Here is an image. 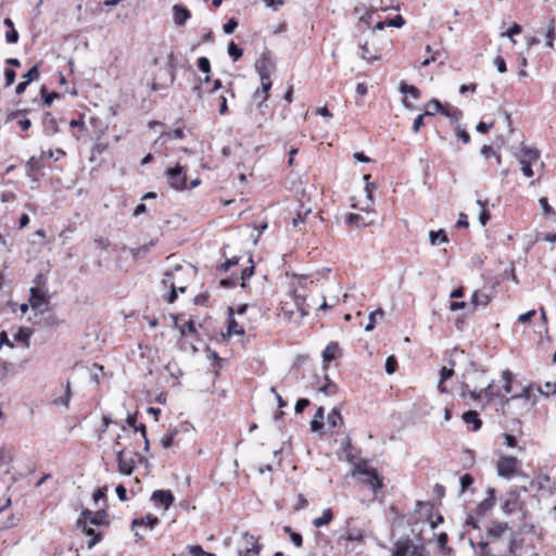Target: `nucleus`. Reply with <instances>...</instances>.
Wrapping results in <instances>:
<instances>
[{
  "instance_id": "nucleus-1",
  "label": "nucleus",
  "mask_w": 556,
  "mask_h": 556,
  "mask_svg": "<svg viewBox=\"0 0 556 556\" xmlns=\"http://www.w3.org/2000/svg\"><path fill=\"white\" fill-rule=\"evenodd\" d=\"M486 538L491 541L495 556H517L522 546L518 533L505 521L493 520L488 527Z\"/></svg>"
},
{
  "instance_id": "nucleus-2",
  "label": "nucleus",
  "mask_w": 556,
  "mask_h": 556,
  "mask_svg": "<svg viewBox=\"0 0 556 556\" xmlns=\"http://www.w3.org/2000/svg\"><path fill=\"white\" fill-rule=\"evenodd\" d=\"M351 476H362V483L369 485L375 492L383 486L377 469L368 466L366 460L355 463L351 469Z\"/></svg>"
},
{
  "instance_id": "nucleus-3",
  "label": "nucleus",
  "mask_w": 556,
  "mask_h": 556,
  "mask_svg": "<svg viewBox=\"0 0 556 556\" xmlns=\"http://www.w3.org/2000/svg\"><path fill=\"white\" fill-rule=\"evenodd\" d=\"M262 551V545L258 543V540L248 533L244 532L240 535L237 543V555L238 556H258Z\"/></svg>"
},
{
  "instance_id": "nucleus-4",
  "label": "nucleus",
  "mask_w": 556,
  "mask_h": 556,
  "mask_svg": "<svg viewBox=\"0 0 556 556\" xmlns=\"http://www.w3.org/2000/svg\"><path fill=\"white\" fill-rule=\"evenodd\" d=\"M521 463L514 456H502L496 464L497 475L505 479H511L521 471Z\"/></svg>"
},
{
  "instance_id": "nucleus-5",
  "label": "nucleus",
  "mask_w": 556,
  "mask_h": 556,
  "mask_svg": "<svg viewBox=\"0 0 556 556\" xmlns=\"http://www.w3.org/2000/svg\"><path fill=\"white\" fill-rule=\"evenodd\" d=\"M493 380L486 384L485 388L469 390L468 384L463 386L462 396L465 397L467 393L469 394L470 399L473 401H479L482 396H485L488 399V402H491L497 397H501L500 392H495L493 389Z\"/></svg>"
},
{
  "instance_id": "nucleus-6",
  "label": "nucleus",
  "mask_w": 556,
  "mask_h": 556,
  "mask_svg": "<svg viewBox=\"0 0 556 556\" xmlns=\"http://www.w3.org/2000/svg\"><path fill=\"white\" fill-rule=\"evenodd\" d=\"M165 175L169 186L175 190H184L187 184L186 170L179 164L166 169Z\"/></svg>"
},
{
  "instance_id": "nucleus-7",
  "label": "nucleus",
  "mask_w": 556,
  "mask_h": 556,
  "mask_svg": "<svg viewBox=\"0 0 556 556\" xmlns=\"http://www.w3.org/2000/svg\"><path fill=\"white\" fill-rule=\"evenodd\" d=\"M29 302L34 309L42 311L49 303L47 287H31Z\"/></svg>"
},
{
  "instance_id": "nucleus-8",
  "label": "nucleus",
  "mask_w": 556,
  "mask_h": 556,
  "mask_svg": "<svg viewBox=\"0 0 556 556\" xmlns=\"http://www.w3.org/2000/svg\"><path fill=\"white\" fill-rule=\"evenodd\" d=\"M255 68L257 71V73L260 74V78H261L262 87L260 89L262 90V93H264V97L268 98V92L271 88V80L269 77V73L266 70V60L262 59V60L256 61Z\"/></svg>"
},
{
  "instance_id": "nucleus-9",
  "label": "nucleus",
  "mask_w": 556,
  "mask_h": 556,
  "mask_svg": "<svg viewBox=\"0 0 556 556\" xmlns=\"http://www.w3.org/2000/svg\"><path fill=\"white\" fill-rule=\"evenodd\" d=\"M118 471L125 476H130L135 468V462L131 457H126L124 450H115Z\"/></svg>"
},
{
  "instance_id": "nucleus-10",
  "label": "nucleus",
  "mask_w": 556,
  "mask_h": 556,
  "mask_svg": "<svg viewBox=\"0 0 556 556\" xmlns=\"http://www.w3.org/2000/svg\"><path fill=\"white\" fill-rule=\"evenodd\" d=\"M151 500L155 505L168 509L173 505L175 497L169 490H156L152 493Z\"/></svg>"
},
{
  "instance_id": "nucleus-11",
  "label": "nucleus",
  "mask_w": 556,
  "mask_h": 556,
  "mask_svg": "<svg viewBox=\"0 0 556 556\" xmlns=\"http://www.w3.org/2000/svg\"><path fill=\"white\" fill-rule=\"evenodd\" d=\"M519 504H520L519 493L515 490H511L506 494L505 500L502 503L501 509H502L503 514L510 515L511 513H514L517 509Z\"/></svg>"
},
{
  "instance_id": "nucleus-12",
  "label": "nucleus",
  "mask_w": 556,
  "mask_h": 556,
  "mask_svg": "<svg viewBox=\"0 0 556 556\" xmlns=\"http://www.w3.org/2000/svg\"><path fill=\"white\" fill-rule=\"evenodd\" d=\"M81 517L84 519V523L89 522L94 526H102L106 522L108 514L104 509L98 511H91L89 509H84L81 511Z\"/></svg>"
},
{
  "instance_id": "nucleus-13",
  "label": "nucleus",
  "mask_w": 556,
  "mask_h": 556,
  "mask_svg": "<svg viewBox=\"0 0 556 556\" xmlns=\"http://www.w3.org/2000/svg\"><path fill=\"white\" fill-rule=\"evenodd\" d=\"M39 75V65L38 64H35L33 67L29 68V71L23 75V80L20 81L15 88V92L16 94H22L27 86L33 81L35 80Z\"/></svg>"
},
{
  "instance_id": "nucleus-14",
  "label": "nucleus",
  "mask_w": 556,
  "mask_h": 556,
  "mask_svg": "<svg viewBox=\"0 0 556 556\" xmlns=\"http://www.w3.org/2000/svg\"><path fill=\"white\" fill-rule=\"evenodd\" d=\"M486 494L488 496L476 508L478 516H484L495 505V490L493 488H488Z\"/></svg>"
},
{
  "instance_id": "nucleus-15",
  "label": "nucleus",
  "mask_w": 556,
  "mask_h": 556,
  "mask_svg": "<svg viewBox=\"0 0 556 556\" xmlns=\"http://www.w3.org/2000/svg\"><path fill=\"white\" fill-rule=\"evenodd\" d=\"M518 160H525L529 163H535L540 159V151L521 144L519 151L515 154Z\"/></svg>"
},
{
  "instance_id": "nucleus-16",
  "label": "nucleus",
  "mask_w": 556,
  "mask_h": 556,
  "mask_svg": "<svg viewBox=\"0 0 556 556\" xmlns=\"http://www.w3.org/2000/svg\"><path fill=\"white\" fill-rule=\"evenodd\" d=\"M162 285L165 288H167V287L169 288V293L166 296V301L168 303H174L175 300L177 299V289H176L175 279H174V276H173L172 273L166 271L164 274V277H163V280H162Z\"/></svg>"
},
{
  "instance_id": "nucleus-17",
  "label": "nucleus",
  "mask_w": 556,
  "mask_h": 556,
  "mask_svg": "<svg viewBox=\"0 0 556 556\" xmlns=\"http://www.w3.org/2000/svg\"><path fill=\"white\" fill-rule=\"evenodd\" d=\"M469 544L472 548H479L480 556H495L494 551L492 549V544L490 539L486 538V540L481 539L477 545H475V542L472 540H469Z\"/></svg>"
},
{
  "instance_id": "nucleus-18",
  "label": "nucleus",
  "mask_w": 556,
  "mask_h": 556,
  "mask_svg": "<svg viewBox=\"0 0 556 556\" xmlns=\"http://www.w3.org/2000/svg\"><path fill=\"white\" fill-rule=\"evenodd\" d=\"M491 301V295L483 291H475L471 295V305L475 308L485 307Z\"/></svg>"
},
{
  "instance_id": "nucleus-19",
  "label": "nucleus",
  "mask_w": 556,
  "mask_h": 556,
  "mask_svg": "<svg viewBox=\"0 0 556 556\" xmlns=\"http://www.w3.org/2000/svg\"><path fill=\"white\" fill-rule=\"evenodd\" d=\"M174 10V22L176 25L181 26L186 23L188 18H190L191 14L190 11L184 7L176 4L173 8Z\"/></svg>"
},
{
  "instance_id": "nucleus-20",
  "label": "nucleus",
  "mask_w": 556,
  "mask_h": 556,
  "mask_svg": "<svg viewBox=\"0 0 556 556\" xmlns=\"http://www.w3.org/2000/svg\"><path fill=\"white\" fill-rule=\"evenodd\" d=\"M83 520H78V526L83 527V531L86 535L91 536L90 541L88 542V548H92L96 544H98L102 540V535L100 532L94 531L92 528H88L86 523L83 525Z\"/></svg>"
},
{
  "instance_id": "nucleus-21",
  "label": "nucleus",
  "mask_w": 556,
  "mask_h": 556,
  "mask_svg": "<svg viewBox=\"0 0 556 556\" xmlns=\"http://www.w3.org/2000/svg\"><path fill=\"white\" fill-rule=\"evenodd\" d=\"M228 314H229V324H228L227 334L229 337L237 336V334H243L244 329L233 318V308L232 307H228Z\"/></svg>"
},
{
  "instance_id": "nucleus-22",
  "label": "nucleus",
  "mask_w": 556,
  "mask_h": 556,
  "mask_svg": "<svg viewBox=\"0 0 556 556\" xmlns=\"http://www.w3.org/2000/svg\"><path fill=\"white\" fill-rule=\"evenodd\" d=\"M416 545H413L410 540L397 541L394 547L393 556H408Z\"/></svg>"
},
{
  "instance_id": "nucleus-23",
  "label": "nucleus",
  "mask_w": 556,
  "mask_h": 556,
  "mask_svg": "<svg viewBox=\"0 0 556 556\" xmlns=\"http://www.w3.org/2000/svg\"><path fill=\"white\" fill-rule=\"evenodd\" d=\"M462 418H463V420L466 424H468V425L472 424L473 425V428H472L473 431H478L482 427V421L479 418V414L476 410H467V412H465L463 414Z\"/></svg>"
},
{
  "instance_id": "nucleus-24",
  "label": "nucleus",
  "mask_w": 556,
  "mask_h": 556,
  "mask_svg": "<svg viewBox=\"0 0 556 556\" xmlns=\"http://www.w3.org/2000/svg\"><path fill=\"white\" fill-rule=\"evenodd\" d=\"M43 128L46 134L49 136L59 131L58 122L50 113H47L43 118Z\"/></svg>"
},
{
  "instance_id": "nucleus-25",
  "label": "nucleus",
  "mask_w": 556,
  "mask_h": 556,
  "mask_svg": "<svg viewBox=\"0 0 556 556\" xmlns=\"http://www.w3.org/2000/svg\"><path fill=\"white\" fill-rule=\"evenodd\" d=\"M325 410L324 407H318L313 420L311 421V430L317 432L324 427Z\"/></svg>"
},
{
  "instance_id": "nucleus-26",
  "label": "nucleus",
  "mask_w": 556,
  "mask_h": 556,
  "mask_svg": "<svg viewBox=\"0 0 556 556\" xmlns=\"http://www.w3.org/2000/svg\"><path fill=\"white\" fill-rule=\"evenodd\" d=\"M453 375H454V370L452 368L442 367V369L440 371V379H439V382H438V391L440 393H446L447 392V389L444 386V382L446 380H448Z\"/></svg>"
},
{
  "instance_id": "nucleus-27",
  "label": "nucleus",
  "mask_w": 556,
  "mask_h": 556,
  "mask_svg": "<svg viewBox=\"0 0 556 556\" xmlns=\"http://www.w3.org/2000/svg\"><path fill=\"white\" fill-rule=\"evenodd\" d=\"M159 523V518L148 515L144 518L141 519H134L132 521V528L137 526H144L146 528L152 530L156 525Z\"/></svg>"
},
{
  "instance_id": "nucleus-28",
  "label": "nucleus",
  "mask_w": 556,
  "mask_h": 556,
  "mask_svg": "<svg viewBox=\"0 0 556 556\" xmlns=\"http://www.w3.org/2000/svg\"><path fill=\"white\" fill-rule=\"evenodd\" d=\"M325 384L319 387V392L324 393L326 396H333L338 393V386L332 382L328 376H325Z\"/></svg>"
},
{
  "instance_id": "nucleus-29",
  "label": "nucleus",
  "mask_w": 556,
  "mask_h": 556,
  "mask_svg": "<svg viewBox=\"0 0 556 556\" xmlns=\"http://www.w3.org/2000/svg\"><path fill=\"white\" fill-rule=\"evenodd\" d=\"M429 240L432 245H439L448 241L447 236L443 229L438 231L431 230L429 233Z\"/></svg>"
},
{
  "instance_id": "nucleus-30",
  "label": "nucleus",
  "mask_w": 556,
  "mask_h": 556,
  "mask_svg": "<svg viewBox=\"0 0 556 556\" xmlns=\"http://www.w3.org/2000/svg\"><path fill=\"white\" fill-rule=\"evenodd\" d=\"M338 343L336 342H330L326 349L323 351V361L325 363H329L331 361H333L337 356H336V353L338 351Z\"/></svg>"
},
{
  "instance_id": "nucleus-31",
  "label": "nucleus",
  "mask_w": 556,
  "mask_h": 556,
  "mask_svg": "<svg viewBox=\"0 0 556 556\" xmlns=\"http://www.w3.org/2000/svg\"><path fill=\"white\" fill-rule=\"evenodd\" d=\"M332 520V511L330 508H327V509H324L323 513H321V516L318 517V518H315L313 520V525L316 527V528H320L323 526H326L328 523H330Z\"/></svg>"
},
{
  "instance_id": "nucleus-32",
  "label": "nucleus",
  "mask_w": 556,
  "mask_h": 556,
  "mask_svg": "<svg viewBox=\"0 0 556 556\" xmlns=\"http://www.w3.org/2000/svg\"><path fill=\"white\" fill-rule=\"evenodd\" d=\"M327 422L330 427H338L343 424V418L339 408L334 407L327 416Z\"/></svg>"
},
{
  "instance_id": "nucleus-33",
  "label": "nucleus",
  "mask_w": 556,
  "mask_h": 556,
  "mask_svg": "<svg viewBox=\"0 0 556 556\" xmlns=\"http://www.w3.org/2000/svg\"><path fill=\"white\" fill-rule=\"evenodd\" d=\"M502 379L504 380L503 386V392L498 391L501 393V396H504L511 392V384H513V375L509 370H504L502 372Z\"/></svg>"
},
{
  "instance_id": "nucleus-34",
  "label": "nucleus",
  "mask_w": 556,
  "mask_h": 556,
  "mask_svg": "<svg viewBox=\"0 0 556 556\" xmlns=\"http://www.w3.org/2000/svg\"><path fill=\"white\" fill-rule=\"evenodd\" d=\"M198 67L201 72L205 73L206 76L204 77V83H208L210 81V72H211V62L210 60L206 58V56H201L198 59Z\"/></svg>"
},
{
  "instance_id": "nucleus-35",
  "label": "nucleus",
  "mask_w": 556,
  "mask_h": 556,
  "mask_svg": "<svg viewBox=\"0 0 556 556\" xmlns=\"http://www.w3.org/2000/svg\"><path fill=\"white\" fill-rule=\"evenodd\" d=\"M399 89L401 93L410 94L415 99H417L420 94L419 89L417 87L408 85L405 81H401Z\"/></svg>"
},
{
  "instance_id": "nucleus-36",
  "label": "nucleus",
  "mask_w": 556,
  "mask_h": 556,
  "mask_svg": "<svg viewBox=\"0 0 556 556\" xmlns=\"http://www.w3.org/2000/svg\"><path fill=\"white\" fill-rule=\"evenodd\" d=\"M40 168H41L40 161L37 160L35 156H31L26 163L27 176L31 177L33 180H36V179L33 177L31 174L35 172H38Z\"/></svg>"
},
{
  "instance_id": "nucleus-37",
  "label": "nucleus",
  "mask_w": 556,
  "mask_h": 556,
  "mask_svg": "<svg viewBox=\"0 0 556 556\" xmlns=\"http://www.w3.org/2000/svg\"><path fill=\"white\" fill-rule=\"evenodd\" d=\"M556 37V29H555V21L551 20L548 23V28L545 33V39H546V46L549 48H553V41Z\"/></svg>"
},
{
  "instance_id": "nucleus-38",
  "label": "nucleus",
  "mask_w": 556,
  "mask_h": 556,
  "mask_svg": "<svg viewBox=\"0 0 556 556\" xmlns=\"http://www.w3.org/2000/svg\"><path fill=\"white\" fill-rule=\"evenodd\" d=\"M448 536L445 532L438 535L437 543L443 554L452 553V548L447 546Z\"/></svg>"
},
{
  "instance_id": "nucleus-39",
  "label": "nucleus",
  "mask_w": 556,
  "mask_h": 556,
  "mask_svg": "<svg viewBox=\"0 0 556 556\" xmlns=\"http://www.w3.org/2000/svg\"><path fill=\"white\" fill-rule=\"evenodd\" d=\"M383 314L384 313H383V311L381 308H379V309H377L375 312H371L369 314V317H368V324L365 326V331H367V332L371 331L375 328V326H376V320H377L376 318H377V316L382 318Z\"/></svg>"
},
{
  "instance_id": "nucleus-40",
  "label": "nucleus",
  "mask_w": 556,
  "mask_h": 556,
  "mask_svg": "<svg viewBox=\"0 0 556 556\" xmlns=\"http://www.w3.org/2000/svg\"><path fill=\"white\" fill-rule=\"evenodd\" d=\"M536 391H538L540 394H542V395H544V396L548 397L549 395H552V394H555V393H556V381H555V382H553V383H552V382H546V383L544 384V388H542L541 386H538V387H536Z\"/></svg>"
},
{
  "instance_id": "nucleus-41",
  "label": "nucleus",
  "mask_w": 556,
  "mask_h": 556,
  "mask_svg": "<svg viewBox=\"0 0 556 556\" xmlns=\"http://www.w3.org/2000/svg\"><path fill=\"white\" fill-rule=\"evenodd\" d=\"M249 262L251 263V266H249V267L244 268V269L241 271L240 279H241V281H242V282H241V287H242V288H245V287H247L245 281H247L248 279H250V278L253 276V274H254V265H253V261H252V258H251V257L249 258Z\"/></svg>"
},
{
  "instance_id": "nucleus-42",
  "label": "nucleus",
  "mask_w": 556,
  "mask_h": 556,
  "mask_svg": "<svg viewBox=\"0 0 556 556\" xmlns=\"http://www.w3.org/2000/svg\"><path fill=\"white\" fill-rule=\"evenodd\" d=\"M227 52L233 59V61L239 60L243 54V50L240 47H238L233 41L229 42Z\"/></svg>"
},
{
  "instance_id": "nucleus-43",
  "label": "nucleus",
  "mask_w": 556,
  "mask_h": 556,
  "mask_svg": "<svg viewBox=\"0 0 556 556\" xmlns=\"http://www.w3.org/2000/svg\"><path fill=\"white\" fill-rule=\"evenodd\" d=\"M477 204L481 207V212L479 214V222L482 226H485L490 219V213L485 210V202L482 200H477Z\"/></svg>"
},
{
  "instance_id": "nucleus-44",
  "label": "nucleus",
  "mask_w": 556,
  "mask_h": 556,
  "mask_svg": "<svg viewBox=\"0 0 556 556\" xmlns=\"http://www.w3.org/2000/svg\"><path fill=\"white\" fill-rule=\"evenodd\" d=\"M312 213V210L305 208L304 211H299L296 216L292 219V224L294 227H299L300 224L305 223L307 216Z\"/></svg>"
},
{
  "instance_id": "nucleus-45",
  "label": "nucleus",
  "mask_w": 556,
  "mask_h": 556,
  "mask_svg": "<svg viewBox=\"0 0 556 556\" xmlns=\"http://www.w3.org/2000/svg\"><path fill=\"white\" fill-rule=\"evenodd\" d=\"M426 111H432L433 112V115L437 113V112H441L445 115H447V113L444 111L443 109V105L441 104V102L437 99H431L428 104H427V110Z\"/></svg>"
},
{
  "instance_id": "nucleus-46",
  "label": "nucleus",
  "mask_w": 556,
  "mask_h": 556,
  "mask_svg": "<svg viewBox=\"0 0 556 556\" xmlns=\"http://www.w3.org/2000/svg\"><path fill=\"white\" fill-rule=\"evenodd\" d=\"M396 368H397V361H396L395 356L390 355L387 358L386 364H384L386 372L388 375H392L396 371Z\"/></svg>"
},
{
  "instance_id": "nucleus-47",
  "label": "nucleus",
  "mask_w": 556,
  "mask_h": 556,
  "mask_svg": "<svg viewBox=\"0 0 556 556\" xmlns=\"http://www.w3.org/2000/svg\"><path fill=\"white\" fill-rule=\"evenodd\" d=\"M473 483V478L469 473H465L459 479L460 492L464 493Z\"/></svg>"
},
{
  "instance_id": "nucleus-48",
  "label": "nucleus",
  "mask_w": 556,
  "mask_h": 556,
  "mask_svg": "<svg viewBox=\"0 0 556 556\" xmlns=\"http://www.w3.org/2000/svg\"><path fill=\"white\" fill-rule=\"evenodd\" d=\"M426 115H433V112H432V111H426L425 113L419 114V115L414 119V123H413V131H414V132L419 131V129L421 128V126H424V117H425Z\"/></svg>"
},
{
  "instance_id": "nucleus-49",
  "label": "nucleus",
  "mask_w": 556,
  "mask_h": 556,
  "mask_svg": "<svg viewBox=\"0 0 556 556\" xmlns=\"http://www.w3.org/2000/svg\"><path fill=\"white\" fill-rule=\"evenodd\" d=\"M129 251H130L132 257L135 260H137V258L143 256L144 254H147L150 251V245L144 244V245H141L139 248H132Z\"/></svg>"
},
{
  "instance_id": "nucleus-50",
  "label": "nucleus",
  "mask_w": 556,
  "mask_h": 556,
  "mask_svg": "<svg viewBox=\"0 0 556 556\" xmlns=\"http://www.w3.org/2000/svg\"><path fill=\"white\" fill-rule=\"evenodd\" d=\"M41 93H42L43 104L47 106H50L54 99L60 98V93H58V92L49 93L46 91L45 88H42Z\"/></svg>"
},
{
  "instance_id": "nucleus-51",
  "label": "nucleus",
  "mask_w": 556,
  "mask_h": 556,
  "mask_svg": "<svg viewBox=\"0 0 556 556\" xmlns=\"http://www.w3.org/2000/svg\"><path fill=\"white\" fill-rule=\"evenodd\" d=\"M70 401H71V389H70V382H67L64 395L54 400V403L56 405L67 406Z\"/></svg>"
},
{
  "instance_id": "nucleus-52",
  "label": "nucleus",
  "mask_w": 556,
  "mask_h": 556,
  "mask_svg": "<svg viewBox=\"0 0 556 556\" xmlns=\"http://www.w3.org/2000/svg\"><path fill=\"white\" fill-rule=\"evenodd\" d=\"M520 165H521V172L523 174L525 177H532L533 176V169H532V164L533 163H529L528 161H525V160H518Z\"/></svg>"
},
{
  "instance_id": "nucleus-53",
  "label": "nucleus",
  "mask_w": 556,
  "mask_h": 556,
  "mask_svg": "<svg viewBox=\"0 0 556 556\" xmlns=\"http://www.w3.org/2000/svg\"><path fill=\"white\" fill-rule=\"evenodd\" d=\"M346 223H349L350 225H355V226H364L365 225V223L363 222V217L355 213H350L346 216Z\"/></svg>"
},
{
  "instance_id": "nucleus-54",
  "label": "nucleus",
  "mask_w": 556,
  "mask_h": 556,
  "mask_svg": "<svg viewBox=\"0 0 556 556\" xmlns=\"http://www.w3.org/2000/svg\"><path fill=\"white\" fill-rule=\"evenodd\" d=\"M404 24H405V20L403 18L402 15H396L393 18H388L387 20V26H389V27L400 28Z\"/></svg>"
},
{
  "instance_id": "nucleus-55",
  "label": "nucleus",
  "mask_w": 556,
  "mask_h": 556,
  "mask_svg": "<svg viewBox=\"0 0 556 556\" xmlns=\"http://www.w3.org/2000/svg\"><path fill=\"white\" fill-rule=\"evenodd\" d=\"M238 27V21L235 17H231L226 24L223 26V30L225 34H232Z\"/></svg>"
},
{
  "instance_id": "nucleus-56",
  "label": "nucleus",
  "mask_w": 556,
  "mask_h": 556,
  "mask_svg": "<svg viewBox=\"0 0 556 556\" xmlns=\"http://www.w3.org/2000/svg\"><path fill=\"white\" fill-rule=\"evenodd\" d=\"M163 137H167V138H177V139H182L185 137V134H184V130L181 128H176L172 131H167V132H162L160 135V138H163Z\"/></svg>"
},
{
  "instance_id": "nucleus-57",
  "label": "nucleus",
  "mask_w": 556,
  "mask_h": 556,
  "mask_svg": "<svg viewBox=\"0 0 556 556\" xmlns=\"http://www.w3.org/2000/svg\"><path fill=\"white\" fill-rule=\"evenodd\" d=\"M531 391H532V387L531 386H528V387H523L520 391V393H517V394H514L511 396V399H525V400H530L531 397Z\"/></svg>"
},
{
  "instance_id": "nucleus-58",
  "label": "nucleus",
  "mask_w": 556,
  "mask_h": 556,
  "mask_svg": "<svg viewBox=\"0 0 556 556\" xmlns=\"http://www.w3.org/2000/svg\"><path fill=\"white\" fill-rule=\"evenodd\" d=\"M311 404L308 399H299L294 406L295 414H301Z\"/></svg>"
},
{
  "instance_id": "nucleus-59",
  "label": "nucleus",
  "mask_w": 556,
  "mask_h": 556,
  "mask_svg": "<svg viewBox=\"0 0 556 556\" xmlns=\"http://www.w3.org/2000/svg\"><path fill=\"white\" fill-rule=\"evenodd\" d=\"M30 333L26 329H20L18 332L14 336V339L24 342L26 345H28Z\"/></svg>"
},
{
  "instance_id": "nucleus-60",
  "label": "nucleus",
  "mask_w": 556,
  "mask_h": 556,
  "mask_svg": "<svg viewBox=\"0 0 556 556\" xmlns=\"http://www.w3.org/2000/svg\"><path fill=\"white\" fill-rule=\"evenodd\" d=\"M362 59L367 60L368 62H372L375 60H378V56L376 54L370 53L367 43L362 46Z\"/></svg>"
},
{
  "instance_id": "nucleus-61",
  "label": "nucleus",
  "mask_w": 556,
  "mask_h": 556,
  "mask_svg": "<svg viewBox=\"0 0 556 556\" xmlns=\"http://www.w3.org/2000/svg\"><path fill=\"white\" fill-rule=\"evenodd\" d=\"M18 33L15 28L8 29L5 33V39L9 43H16L18 41Z\"/></svg>"
},
{
  "instance_id": "nucleus-62",
  "label": "nucleus",
  "mask_w": 556,
  "mask_h": 556,
  "mask_svg": "<svg viewBox=\"0 0 556 556\" xmlns=\"http://www.w3.org/2000/svg\"><path fill=\"white\" fill-rule=\"evenodd\" d=\"M93 242H94L97 249L104 250V251L108 250L111 244L110 240L106 238H103V237H99V238L94 239Z\"/></svg>"
},
{
  "instance_id": "nucleus-63",
  "label": "nucleus",
  "mask_w": 556,
  "mask_h": 556,
  "mask_svg": "<svg viewBox=\"0 0 556 556\" xmlns=\"http://www.w3.org/2000/svg\"><path fill=\"white\" fill-rule=\"evenodd\" d=\"M188 551L191 556H205L206 555V552L200 545H189Z\"/></svg>"
},
{
  "instance_id": "nucleus-64",
  "label": "nucleus",
  "mask_w": 556,
  "mask_h": 556,
  "mask_svg": "<svg viewBox=\"0 0 556 556\" xmlns=\"http://www.w3.org/2000/svg\"><path fill=\"white\" fill-rule=\"evenodd\" d=\"M408 556H429V553L424 546H415Z\"/></svg>"
}]
</instances>
